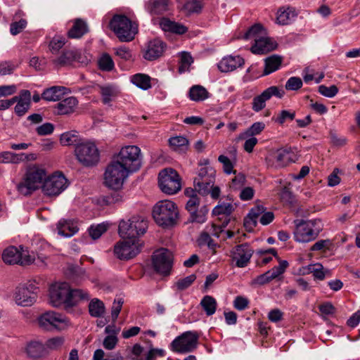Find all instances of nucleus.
Returning a JSON list of instances; mask_svg holds the SVG:
<instances>
[{
	"instance_id": "nucleus-33",
	"label": "nucleus",
	"mask_w": 360,
	"mask_h": 360,
	"mask_svg": "<svg viewBox=\"0 0 360 360\" xmlns=\"http://www.w3.org/2000/svg\"><path fill=\"white\" fill-rule=\"evenodd\" d=\"M264 212V207L257 205L252 207L247 217L244 219V227L246 231L251 232L257 224V219L262 213Z\"/></svg>"
},
{
	"instance_id": "nucleus-20",
	"label": "nucleus",
	"mask_w": 360,
	"mask_h": 360,
	"mask_svg": "<svg viewBox=\"0 0 360 360\" xmlns=\"http://www.w3.org/2000/svg\"><path fill=\"white\" fill-rule=\"evenodd\" d=\"M267 165L274 168H281L287 166L292 162V153L288 150L279 149L271 153L266 158Z\"/></svg>"
},
{
	"instance_id": "nucleus-7",
	"label": "nucleus",
	"mask_w": 360,
	"mask_h": 360,
	"mask_svg": "<svg viewBox=\"0 0 360 360\" xmlns=\"http://www.w3.org/2000/svg\"><path fill=\"white\" fill-rule=\"evenodd\" d=\"M37 323L40 328L46 331L64 330L71 325L65 316L53 311H48L39 316Z\"/></svg>"
},
{
	"instance_id": "nucleus-42",
	"label": "nucleus",
	"mask_w": 360,
	"mask_h": 360,
	"mask_svg": "<svg viewBox=\"0 0 360 360\" xmlns=\"http://www.w3.org/2000/svg\"><path fill=\"white\" fill-rule=\"evenodd\" d=\"M266 34V30L260 24L252 25L243 36L245 40H254L257 42L258 39L263 37Z\"/></svg>"
},
{
	"instance_id": "nucleus-31",
	"label": "nucleus",
	"mask_w": 360,
	"mask_h": 360,
	"mask_svg": "<svg viewBox=\"0 0 360 360\" xmlns=\"http://www.w3.org/2000/svg\"><path fill=\"white\" fill-rule=\"evenodd\" d=\"M27 355L33 359H38L46 354V349L44 344L38 340L28 342L25 347Z\"/></svg>"
},
{
	"instance_id": "nucleus-6",
	"label": "nucleus",
	"mask_w": 360,
	"mask_h": 360,
	"mask_svg": "<svg viewBox=\"0 0 360 360\" xmlns=\"http://www.w3.org/2000/svg\"><path fill=\"white\" fill-rule=\"evenodd\" d=\"M46 176V172L44 167L39 165L30 167L23 181L17 186L18 192L23 195L30 194L39 187Z\"/></svg>"
},
{
	"instance_id": "nucleus-29",
	"label": "nucleus",
	"mask_w": 360,
	"mask_h": 360,
	"mask_svg": "<svg viewBox=\"0 0 360 360\" xmlns=\"http://www.w3.org/2000/svg\"><path fill=\"white\" fill-rule=\"evenodd\" d=\"M46 259V257L39 255L37 258L36 254L34 252H30L27 250L20 248V265L25 266L36 264L38 266H43L45 264Z\"/></svg>"
},
{
	"instance_id": "nucleus-62",
	"label": "nucleus",
	"mask_w": 360,
	"mask_h": 360,
	"mask_svg": "<svg viewBox=\"0 0 360 360\" xmlns=\"http://www.w3.org/2000/svg\"><path fill=\"white\" fill-rule=\"evenodd\" d=\"M27 26V20L21 18L18 21L12 22L10 25V32L13 35H16L21 32Z\"/></svg>"
},
{
	"instance_id": "nucleus-56",
	"label": "nucleus",
	"mask_w": 360,
	"mask_h": 360,
	"mask_svg": "<svg viewBox=\"0 0 360 360\" xmlns=\"http://www.w3.org/2000/svg\"><path fill=\"white\" fill-rule=\"evenodd\" d=\"M288 266V263L287 261L281 260L279 262L278 266H274L271 269L269 270V274L271 277L272 280L283 274Z\"/></svg>"
},
{
	"instance_id": "nucleus-26",
	"label": "nucleus",
	"mask_w": 360,
	"mask_h": 360,
	"mask_svg": "<svg viewBox=\"0 0 360 360\" xmlns=\"http://www.w3.org/2000/svg\"><path fill=\"white\" fill-rule=\"evenodd\" d=\"M244 59L239 56H229L223 58L218 63V68L221 72H229L243 66Z\"/></svg>"
},
{
	"instance_id": "nucleus-11",
	"label": "nucleus",
	"mask_w": 360,
	"mask_h": 360,
	"mask_svg": "<svg viewBox=\"0 0 360 360\" xmlns=\"http://www.w3.org/2000/svg\"><path fill=\"white\" fill-rule=\"evenodd\" d=\"M198 342L195 332L186 331L176 337L170 344L171 349L176 353L186 354L194 351Z\"/></svg>"
},
{
	"instance_id": "nucleus-4",
	"label": "nucleus",
	"mask_w": 360,
	"mask_h": 360,
	"mask_svg": "<svg viewBox=\"0 0 360 360\" xmlns=\"http://www.w3.org/2000/svg\"><path fill=\"white\" fill-rule=\"evenodd\" d=\"M110 27L121 41H132L138 32L137 25L124 15H114Z\"/></svg>"
},
{
	"instance_id": "nucleus-18",
	"label": "nucleus",
	"mask_w": 360,
	"mask_h": 360,
	"mask_svg": "<svg viewBox=\"0 0 360 360\" xmlns=\"http://www.w3.org/2000/svg\"><path fill=\"white\" fill-rule=\"evenodd\" d=\"M254 253V250L248 243L235 246L230 252V257L236 266L244 268L247 266Z\"/></svg>"
},
{
	"instance_id": "nucleus-19",
	"label": "nucleus",
	"mask_w": 360,
	"mask_h": 360,
	"mask_svg": "<svg viewBox=\"0 0 360 360\" xmlns=\"http://www.w3.org/2000/svg\"><path fill=\"white\" fill-rule=\"evenodd\" d=\"M284 91L276 86H271L266 89L261 94L253 98L252 101V109L255 112H260L266 107V102L273 96L277 98H282Z\"/></svg>"
},
{
	"instance_id": "nucleus-8",
	"label": "nucleus",
	"mask_w": 360,
	"mask_h": 360,
	"mask_svg": "<svg viewBox=\"0 0 360 360\" xmlns=\"http://www.w3.org/2000/svg\"><path fill=\"white\" fill-rule=\"evenodd\" d=\"M130 172L119 163L112 160L104 173V184L112 190L120 189Z\"/></svg>"
},
{
	"instance_id": "nucleus-51",
	"label": "nucleus",
	"mask_w": 360,
	"mask_h": 360,
	"mask_svg": "<svg viewBox=\"0 0 360 360\" xmlns=\"http://www.w3.org/2000/svg\"><path fill=\"white\" fill-rule=\"evenodd\" d=\"M208 212L209 209L206 205H203L200 208H198L195 210V212L190 214L191 221L199 224L205 222Z\"/></svg>"
},
{
	"instance_id": "nucleus-22",
	"label": "nucleus",
	"mask_w": 360,
	"mask_h": 360,
	"mask_svg": "<svg viewBox=\"0 0 360 360\" xmlns=\"http://www.w3.org/2000/svg\"><path fill=\"white\" fill-rule=\"evenodd\" d=\"M101 101L105 105L111 106L112 103L119 96L120 90L115 84H108L98 86Z\"/></svg>"
},
{
	"instance_id": "nucleus-24",
	"label": "nucleus",
	"mask_w": 360,
	"mask_h": 360,
	"mask_svg": "<svg viewBox=\"0 0 360 360\" xmlns=\"http://www.w3.org/2000/svg\"><path fill=\"white\" fill-rule=\"evenodd\" d=\"M165 48V44L162 41L158 39L150 41L146 48L143 57L148 60H154L162 55Z\"/></svg>"
},
{
	"instance_id": "nucleus-37",
	"label": "nucleus",
	"mask_w": 360,
	"mask_h": 360,
	"mask_svg": "<svg viewBox=\"0 0 360 360\" xmlns=\"http://www.w3.org/2000/svg\"><path fill=\"white\" fill-rule=\"evenodd\" d=\"M147 10L152 15H161L169 10V0H150Z\"/></svg>"
},
{
	"instance_id": "nucleus-36",
	"label": "nucleus",
	"mask_w": 360,
	"mask_h": 360,
	"mask_svg": "<svg viewBox=\"0 0 360 360\" xmlns=\"http://www.w3.org/2000/svg\"><path fill=\"white\" fill-rule=\"evenodd\" d=\"M300 272L304 275L311 273L316 279L322 281L325 278L326 274L329 273V271L324 270L323 266L321 264L317 263L302 267L300 269Z\"/></svg>"
},
{
	"instance_id": "nucleus-49",
	"label": "nucleus",
	"mask_w": 360,
	"mask_h": 360,
	"mask_svg": "<svg viewBox=\"0 0 360 360\" xmlns=\"http://www.w3.org/2000/svg\"><path fill=\"white\" fill-rule=\"evenodd\" d=\"M82 141L80 139L78 133L75 131H67L60 135V142L63 146H77Z\"/></svg>"
},
{
	"instance_id": "nucleus-34",
	"label": "nucleus",
	"mask_w": 360,
	"mask_h": 360,
	"mask_svg": "<svg viewBox=\"0 0 360 360\" xmlns=\"http://www.w3.org/2000/svg\"><path fill=\"white\" fill-rule=\"evenodd\" d=\"M297 14L292 7H283L277 12L276 20L279 25H286L293 22Z\"/></svg>"
},
{
	"instance_id": "nucleus-25",
	"label": "nucleus",
	"mask_w": 360,
	"mask_h": 360,
	"mask_svg": "<svg viewBox=\"0 0 360 360\" xmlns=\"http://www.w3.org/2000/svg\"><path fill=\"white\" fill-rule=\"evenodd\" d=\"M120 328L116 326L114 323L108 325L105 328V333L106 336L103 339V346L107 350L114 349L117 343L118 338L117 335L120 333Z\"/></svg>"
},
{
	"instance_id": "nucleus-48",
	"label": "nucleus",
	"mask_w": 360,
	"mask_h": 360,
	"mask_svg": "<svg viewBox=\"0 0 360 360\" xmlns=\"http://www.w3.org/2000/svg\"><path fill=\"white\" fill-rule=\"evenodd\" d=\"M265 129V124L262 122L253 123L247 130L238 136V139H245L249 136H254L259 134Z\"/></svg>"
},
{
	"instance_id": "nucleus-13",
	"label": "nucleus",
	"mask_w": 360,
	"mask_h": 360,
	"mask_svg": "<svg viewBox=\"0 0 360 360\" xmlns=\"http://www.w3.org/2000/svg\"><path fill=\"white\" fill-rule=\"evenodd\" d=\"M214 180L215 171L212 167H201L193 181L195 190L202 195H207L209 194V188L214 185Z\"/></svg>"
},
{
	"instance_id": "nucleus-47",
	"label": "nucleus",
	"mask_w": 360,
	"mask_h": 360,
	"mask_svg": "<svg viewBox=\"0 0 360 360\" xmlns=\"http://www.w3.org/2000/svg\"><path fill=\"white\" fill-rule=\"evenodd\" d=\"M89 311L93 317L103 316L105 311L104 303L97 298L91 300L89 304Z\"/></svg>"
},
{
	"instance_id": "nucleus-2",
	"label": "nucleus",
	"mask_w": 360,
	"mask_h": 360,
	"mask_svg": "<svg viewBox=\"0 0 360 360\" xmlns=\"http://www.w3.org/2000/svg\"><path fill=\"white\" fill-rule=\"evenodd\" d=\"M295 224L294 239L298 243H309L315 240L323 229L320 219L296 220Z\"/></svg>"
},
{
	"instance_id": "nucleus-9",
	"label": "nucleus",
	"mask_w": 360,
	"mask_h": 360,
	"mask_svg": "<svg viewBox=\"0 0 360 360\" xmlns=\"http://www.w3.org/2000/svg\"><path fill=\"white\" fill-rule=\"evenodd\" d=\"M75 155L77 160L86 167L96 165L100 159L97 146L90 141H82L81 143H78L75 148Z\"/></svg>"
},
{
	"instance_id": "nucleus-61",
	"label": "nucleus",
	"mask_w": 360,
	"mask_h": 360,
	"mask_svg": "<svg viewBox=\"0 0 360 360\" xmlns=\"http://www.w3.org/2000/svg\"><path fill=\"white\" fill-rule=\"evenodd\" d=\"M319 92L326 97L333 98L338 94V89L335 85L330 86L321 85L319 86Z\"/></svg>"
},
{
	"instance_id": "nucleus-43",
	"label": "nucleus",
	"mask_w": 360,
	"mask_h": 360,
	"mask_svg": "<svg viewBox=\"0 0 360 360\" xmlns=\"http://www.w3.org/2000/svg\"><path fill=\"white\" fill-rule=\"evenodd\" d=\"M87 31L86 23L80 19H77L75 21L72 27L68 31V37L77 39L83 36Z\"/></svg>"
},
{
	"instance_id": "nucleus-64",
	"label": "nucleus",
	"mask_w": 360,
	"mask_h": 360,
	"mask_svg": "<svg viewBox=\"0 0 360 360\" xmlns=\"http://www.w3.org/2000/svg\"><path fill=\"white\" fill-rule=\"evenodd\" d=\"M105 352L101 349H96L93 356V360H124L123 356L119 354H115L112 358H104Z\"/></svg>"
},
{
	"instance_id": "nucleus-10",
	"label": "nucleus",
	"mask_w": 360,
	"mask_h": 360,
	"mask_svg": "<svg viewBox=\"0 0 360 360\" xmlns=\"http://www.w3.org/2000/svg\"><path fill=\"white\" fill-rule=\"evenodd\" d=\"M158 183L161 191L172 195L178 192L181 188L180 178L177 172L172 168L161 170L158 176Z\"/></svg>"
},
{
	"instance_id": "nucleus-27",
	"label": "nucleus",
	"mask_w": 360,
	"mask_h": 360,
	"mask_svg": "<svg viewBox=\"0 0 360 360\" xmlns=\"http://www.w3.org/2000/svg\"><path fill=\"white\" fill-rule=\"evenodd\" d=\"M234 210L233 205L231 202H219L212 210V215L217 216L219 220L224 219V227H226L230 221V215Z\"/></svg>"
},
{
	"instance_id": "nucleus-35",
	"label": "nucleus",
	"mask_w": 360,
	"mask_h": 360,
	"mask_svg": "<svg viewBox=\"0 0 360 360\" xmlns=\"http://www.w3.org/2000/svg\"><path fill=\"white\" fill-rule=\"evenodd\" d=\"M58 233L64 237H71L78 231L77 224L71 220L61 219L57 224Z\"/></svg>"
},
{
	"instance_id": "nucleus-12",
	"label": "nucleus",
	"mask_w": 360,
	"mask_h": 360,
	"mask_svg": "<svg viewBox=\"0 0 360 360\" xmlns=\"http://www.w3.org/2000/svg\"><path fill=\"white\" fill-rule=\"evenodd\" d=\"M38 287L34 283H27L16 288L14 292V301L20 307L33 305L37 297Z\"/></svg>"
},
{
	"instance_id": "nucleus-46",
	"label": "nucleus",
	"mask_w": 360,
	"mask_h": 360,
	"mask_svg": "<svg viewBox=\"0 0 360 360\" xmlns=\"http://www.w3.org/2000/svg\"><path fill=\"white\" fill-rule=\"evenodd\" d=\"M98 68L104 72H110L115 68V63L110 54L102 53L97 60Z\"/></svg>"
},
{
	"instance_id": "nucleus-58",
	"label": "nucleus",
	"mask_w": 360,
	"mask_h": 360,
	"mask_svg": "<svg viewBox=\"0 0 360 360\" xmlns=\"http://www.w3.org/2000/svg\"><path fill=\"white\" fill-rule=\"evenodd\" d=\"M170 146L175 150L181 148H186L188 143V140L184 136H174L169 139Z\"/></svg>"
},
{
	"instance_id": "nucleus-57",
	"label": "nucleus",
	"mask_w": 360,
	"mask_h": 360,
	"mask_svg": "<svg viewBox=\"0 0 360 360\" xmlns=\"http://www.w3.org/2000/svg\"><path fill=\"white\" fill-rule=\"evenodd\" d=\"M195 274H191L185 278L179 279L175 283V286L179 290H184L188 288L195 280Z\"/></svg>"
},
{
	"instance_id": "nucleus-14",
	"label": "nucleus",
	"mask_w": 360,
	"mask_h": 360,
	"mask_svg": "<svg viewBox=\"0 0 360 360\" xmlns=\"http://www.w3.org/2000/svg\"><path fill=\"white\" fill-rule=\"evenodd\" d=\"M68 186V181L61 172H55L49 176L42 186L44 193L49 196L58 195Z\"/></svg>"
},
{
	"instance_id": "nucleus-16",
	"label": "nucleus",
	"mask_w": 360,
	"mask_h": 360,
	"mask_svg": "<svg viewBox=\"0 0 360 360\" xmlns=\"http://www.w3.org/2000/svg\"><path fill=\"white\" fill-rule=\"evenodd\" d=\"M153 266L159 274H168L172 266L173 255L167 249L162 248L156 250L153 255Z\"/></svg>"
},
{
	"instance_id": "nucleus-39",
	"label": "nucleus",
	"mask_w": 360,
	"mask_h": 360,
	"mask_svg": "<svg viewBox=\"0 0 360 360\" xmlns=\"http://www.w3.org/2000/svg\"><path fill=\"white\" fill-rule=\"evenodd\" d=\"M2 259L5 263L8 264H20V250L14 246H10L3 252Z\"/></svg>"
},
{
	"instance_id": "nucleus-5",
	"label": "nucleus",
	"mask_w": 360,
	"mask_h": 360,
	"mask_svg": "<svg viewBox=\"0 0 360 360\" xmlns=\"http://www.w3.org/2000/svg\"><path fill=\"white\" fill-rule=\"evenodd\" d=\"M141 149L136 146L122 147L114 161L130 173L136 172L141 166Z\"/></svg>"
},
{
	"instance_id": "nucleus-45",
	"label": "nucleus",
	"mask_w": 360,
	"mask_h": 360,
	"mask_svg": "<svg viewBox=\"0 0 360 360\" xmlns=\"http://www.w3.org/2000/svg\"><path fill=\"white\" fill-rule=\"evenodd\" d=\"M131 82L143 90H148L152 86L151 78L146 74L138 73L133 75L131 78Z\"/></svg>"
},
{
	"instance_id": "nucleus-53",
	"label": "nucleus",
	"mask_w": 360,
	"mask_h": 360,
	"mask_svg": "<svg viewBox=\"0 0 360 360\" xmlns=\"http://www.w3.org/2000/svg\"><path fill=\"white\" fill-rule=\"evenodd\" d=\"M77 52L74 50H68L63 53L56 60V63L60 65L70 64L76 59Z\"/></svg>"
},
{
	"instance_id": "nucleus-54",
	"label": "nucleus",
	"mask_w": 360,
	"mask_h": 360,
	"mask_svg": "<svg viewBox=\"0 0 360 360\" xmlns=\"http://www.w3.org/2000/svg\"><path fill=\"white\" fill-rule=\"evenodd\" d=\"M193 62V59L190 53L187 52H182L180 56L179 72L180 73H184L188 71Z\"/></svg>"
},
{
	"instance_id": "nucleus-30",
	"label": "nucleus",
	"mask_w": 360,
	"mask_h": 360,
	"mask_svg": "<svg viewBox=\"0 0 360 360\" xmlns=\"http://www.w3.org/2000/svg\"><path fill=\"white\" fill-rule=\"evenodd\" d=\"M78 105V101L74 96L66 98L56 105V111L58 115H68L72 113Z\"/></svg>"
},
{
	"instance_id": "nucleus-32",
	"label": "nucleus",
	"mask_w": 360,
	"mask_h": 360,
	"mask_svg": "<svg viewBox=\"0 0 360 360\" xmlns=\"http://www.w3.org/2000/svg\"><path fill=\"white\" fill-rule=\"evenodd\" d=\"M160 28L165 32L182 34L187 31V28L178 22L170 20L168 18H162L157 21Z\"/></svg>"
},
{
	"instance_id": "nucleus-50",
	"label": "nucleus",
	"mask_w": 360,
	"mask_h": 360,
	"mask_svg": "<svg viewBox=\"0 0 360 360\" xmlns=\"http://www.w3.org/2000/svg\"><path fill=\"white\" fill-rule=\"evenodd\" d=\"M200 305L205 311L206 315L210 316L215 313L217 303L213 297L210 295H206L201 300Z\"/></svg>"
},
{
	"instance_id": "nucleus-21",
	"label": "nucleus",
	"mask_w": 360,
	"mask_h": 360,
	"mask_svg": "<svg viewBox=\"0 0 360 360\" xmlns=\"http://www.w3.org/2000/svg\"><path fill=\"white\" fill-rule=\"evenodd\" d=\"M35 153H15L10 151H4L0 153V163L19 164L24 162L34 161L37 159Z\"/></svg>"
},
{
	"instance_id": "nucleus-28",
	"label": "nucleus",
	"mask_w": 360,
	"mask_h": 360,
	"mask_svg": "<svg viewBox=\"0 0 360 360\" xmlns=\"http://www.w3.org/2000/svg\"><path fill=\"white\" fill-rule=\"evenodd\" d=\"M13 98H16L17 104L15 107V113L19 115H23L29 109L31 100V94L28 90H22L20 91L19 96H15Z\"/></svg>"
},
{
	"instance_id": "nucleus-40",
	"label": "nucleus",
	"mask_w": 360,
	"mask_h": 360,
	"mask_svg": "<svg viewBox=\"0 0 360 360\" xmlns=\"http://www.w3.org/2000/svg\"><path fill=\"white\" fill-rule=\"evenodd\" d=\"M188 96L191 101L200 102L208 98L210 94L204 86L201 85H194L191 87Z\"/></svg>"
},
{
	"instance_id": "nucleus-41",
	"label": "nucleus",
	"mask_w": 360,
	"mask_h": 360,
	"mask_svg": "<svg viewBox=\"0 0 360 360\" xmlns=\"http://www.w3.org/2000/svg\"><path fill=\"white\" fill-rule=\"evenodd\" d=\"M282 63V58L281 56L273 55L266 58L264 60V75H268L278 70Z\"/></svg>"
},
{
	"instance_id": "nucleus-44",
	"label": "nucleus",
	"mask_w": 360,
	"mask_h": 360,
	"mask_svg": "<svg viewBox=\"0 0 360 360\" xmlns=\"http://www.w3.org/2000/svg\"><path fill=\"white\" fill-rule=\"evenodd\" d=\"M65 88L62 86H52L46 89L41 94V98L48 101H56L61 99Z\"/></svg>"
},
{
	"instance_id": "nucleus-3",
	"label": "nucleus",
	"mask_w": 360,
	"mask_h": 360,
	"mask_svg": "<svg viewBox=\"0 0 360 360\" xmlns=\"http://www.w3.org/2000/svg\"><path fill=\"white\" fill-rule=\"evenodd\" d=\"M148 221L143 217L134 216L127 220L122 219L119 223L118 233L122 238L138 240L148 229Z\"/></svg>"
},
{
	"instance_id": "nucleus-59",
	"label": "nucleus",
	"mask_w": 360,
	"mask_h": 360,
	"mask_svg": "<svg viewBox=\"0 0 360 360\" xmlns=\"http://www.w3.org/2000/svg\"><path fill=\"white\" fill-rule=\"evenodd\" d=\"M65 44V38L60 35H56L49 43V49L53 52H58Z\"/></svg>"
},
{
	"instance_id": "nucleus-63",
	"label": "nucleus",
	"mask_w": 360,
	"mask_h": 360,
	"mask_svg": "<svg viewBox=\"0 0 360 360\" xmlns=\"http://www.w3.org/2000/svg\"><path fill=\"white\" fill-rule=\"evenodd\" d=\"M184 9L188 13H198L201 9V3L199 0H191L184 4Z\"/></svg>"
},
{
	"instance_id": "nucleus-38",
	"label": "nucleus",
	"mask_w": 360,
	"mask_h": 360,
	"mask_svg": "<svg viewBox=\"0 0 360 360\" xmlns=\"http://www.w3.org/2000/svg\"><path fill=\"white\" fill-rule=\"evenodd\" d=\"M89 298L90 295L88 292L81 289L72 290L70 288L67 309L77 305L81 301L88 300Z\"/></svg>"
},
{
	"instance_id": "nucleus-52",
	"label": "nucleus",
	"mask_w": 360,
	"mask_h": 360,
	"mask_svg": "<svg viewBox=\"0 0 360 360\" xmlns=\"http://www.w3.org/2000/svg\"><path fill=\"white\" fill-rule=\"evenodd\" d=\"M108 227L109 224L108 222L92 225L89 229V235L93 239H98L108 230Z\"/></svg>"
},
{
	"instance_id": "nucleus-1",
	"label": "nucleus",
	"mask_w": 360,
	"mask_h": 360,
	"mask_svg": "<svg viewBox=\"0 0 360 360\" xmlns=\"http://www.w3.org/2000/svg\"><path fill=\"white\" fill-rule=\"evenodd\" d=\"M153 217L160 226H173L176 224L179 218L178 207L173 201L160 200L153 208Z\"/></svg>"
},
{
	"instance_id": "nucleus-15",
	"label": "nucleus",
	"mask_w": 360,
	"mask_h": 360,
	"mask_svg": "<svg viewBox=\"0 0 360 360\" xmlns=\"http://www.w3.org/2000/svg\"><path fill=\"white\" fill-rule=\"evenodd\" d=\"M70 288L69 284L65 282L51 285L49 289L50 304L54 307L64 304L67 309Z\"/></svg>"
},
{
	"instance_id": "nucleus-23",
	"label": "nucleus",
	"mask_w": 360,
	"mask_h": 360,
	"mask_svg": "<svg viewBox=\"0 0 360 360\" xmlns=\"http://www.w3.org/2000/svg\"><path fill=\"white\" fill-rule=\"evenodd\" d=\"M276 47V42L266 34L252 46L251 51L255 54H264L274 51Z\"/></svg>"
},
{
	"instance_id": "nucleus-60",
	"label": "nucleus",
	"mask_w": 360,
	"mask_h": 360,
	"mask_svg": "<svg viewBox=\"0 0 360 360\" xmlns=\"http://www.w3.org/2000/svg\"><path fill=\"white\" fill-rule=\"evenodd\" d=\"M302 86V81L300 77H291L285 83V88L288 91H297Z\"/></svg>"
},
{
	"instance_id": "nucleus-17",
	"label": "nucleus",
	"mask_w": 360,
	"mask_h": 360,
	"mask_svg": "<svg viewBox=\"0 0 360 360\" xmlns=\"http://www.w3.org/2000/svg\"><path fill=\"white\" fill-rule=\"evenodd\" d=\"M142 245L139 240H123L118 242L114 248V253L120 259H129L137 255Z\"/></svg>"
},
{
	"instance_id": "nucleus-55",
	"label": "nucleus",
	"mask_w": 360,
	"mask_h": 360,
	"mask_svg": "<svg viewBox=\"0 0 360 360\" xmlns=\"http://www.w3.org/2000/svg\"><path fill=\"white\" fill-rule=\"evenodd\" d=\"M295 111H290L286 110H281L276 117L273 118L275 122L282 125L287 120H292L295 119Z\"/></svg>"
}]
</instances>
